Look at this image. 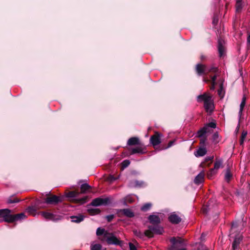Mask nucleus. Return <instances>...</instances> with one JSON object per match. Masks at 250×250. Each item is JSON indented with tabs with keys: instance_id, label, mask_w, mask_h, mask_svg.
Returning a JSON list of instances; mask_svg holds the SVG:
<instances>
[{
	"instance_id": "8fccbe9b",
	"label": "nucleus",
	"mask_w": 250,
	"mask_h": 250,
	"mask_svg": "<svg viewBox=\"0 0 250 250\" xmlns=\"http://www.w3.org/2000/svg\"><path fill=\"white\" fill-rule=\"evenodd\" d=\"M212 159H213L212 157H208L206 158V161H210V160L211 161V160H212Z\"/></svg>"
},
{
	"instance_id": "864d4df0",
	"label": "nucleus",
	"mask_w": 250,
	"mask_h": 250,
	"mask_svg": "<svg viewBox=\"0 0 250 250\" xmlns=\"http://www.w3.org/2000/svg\"><path fill=\"white\" fill-rule=\"evenodd\" d=\"M244 140H245V139H243L241 138L240 142V144L241 145H242L243 144Z\"/></svg>"
},
{
	"instance_id": "c03bdc74",
	"label": "nucleus",
	"mask_w": 250,
	"mask_h": 250,
	"mask_svg": "<svg viewBox=\"0 0 250 250\" xmlns=\"http://www.w3.org/2000/svg\"><path fill=\"white\" fill-rule=\"evenodd\" d=\"M218 94L219 96L222 98L224 96V93L223 92L222 88L221 87L218 90Z\"/></svg>"
},
{
	"instance_id": "20e7f679",
	"label": "nucleus",
	"mask_w": 250,
	"mask_h": 250,
	"mask_svg": "<svg viewBox=\"0 0 250 250\" xmlns=\"http://www.w3.org/2000/svg\"><path fill=\"white\" fill-rule=\"evenodd\" d=\"M164 232L163 228L157 225L149 227L148 230L145 231V235L148 237H152L154 234H161Z\"/></svg>"
},
{
	"instance_id": "4468645a",
	"label": "nucleus",
	"mask_w": 250,
	"mask_h": 250,
	"mask_svg": "<svg viewBox=\"0 0 250 250\" xmlns=\"http://www.w3.org/2000/svg\"><path fill=\"white\" fill-rule=\"evenodd\" d=\"M25 218L26 216L24 213H21L15 215L11 214V223L24 219Z\"/></svg>"
},
{
	"instance_id": "79ce46f5",
	"label": "nucleus",
	"mask_w": 250,
	"mask_h": 250,
	"mask_svg": "<svg viewBox=\"0 0 250 250\" xmlns=\"http://www.w3.org/2000/svg\"><path fill=\"white\" fill-rule=\"evenodd\" d=\"M19 201H20L17 199H9L7 201V203L8 204H11V203H18Z\"/></svg>"
},
{
	"instance_id": "f3484780",
	"label": "nucleus",
	"mask_w": 250,
	"mask_h": 250,
	"mask_svg": "<svg viewBox=\"0 0 250 250\" xmlns=\"http://www.w3.org/2000/svg\"><path fill=\"white\" fill-rule=\"evenodd\" d=\"M148 220L150 223L153 225H158L160 222V218L157 215H150L148 217Z\"/></svg>"
},
{
	"instance_id": "c85d7f7f",
	"label": "nucleus",
	"mask_w": 250,
	"mask_h": 250,
	"mask_svg": "<svg viewBox=\"0 0 250 250\" xmlns=\"http://www.w3.org/2000/svg\"><path fill=\"white\" fill-rule=\"evenodd\" d=\"M232 174L230 172L229 169L228 168L225 173V179L227 182H229V181L230 180Z\"/></svg>"
},
{
	"instance_id": "393cba45",
	"label": "nucleus",
	"mask_w": 250,
	"mask_h": 250,
	"mask_svg": "<svg viewBox=\"0 0 250 250\" xmlns=\"http://www.w3.org/2000/svg\"><path fill=\"white\" fill-rule=\"evenodd\" d=\"M109 232L106 231L104 229H101V228H98L96 230V234L97 236H100L103 235L104 238L103 240L104 239V235L106 233H108Z\"/></svg>"
},
{
	"instance_id": "e433bc0d",
	"label": "nucleus",
	"mask_w": 250,
	"mask_h": 250,
	"mask_svg": "<svg viewBox=\"0 0 250 250\" xmlns=\"http://www.w3.org/2000/svg\"><path fill=\"white\" fill-rule=\"evenodd\" d=\"M130 164V161L128 160H124L122 163V168L124 169L127 167Z\"/></svg>"
},
{
	"instance_id": "423d86ee",
	"label": "nucleus",
	"mask_w": 250,
	"mask_h": 250,
	"mask_svg": "<svg viewBox=\"0 0 250 250\" xmlns=\"http://www.w3.org/2000/svg\"><path fill=\"white\" fill-rule=\"evenodd\" d=\"M223 167V161L222 160H216L214 163V167L211 168L207 173L208 179H211L212 176L216 174L218 170Z\"/></svg>"
},
{
	"instance_id": "6e6552de",
	"label": "nucleus",
	"mask_w": 250,
	"mask_h": 250,
	"mask_svg": "<svg viewBox=\"0 0 250 250\" xmlns=\"http://www.w3.org/2000/svg\"><path fill=\"white\" fill-rule=\"evenodd\" d=\"M63 201V197L53 195L47 197L44 203L48 205H56Z\"/></svg>"
},
{
	"instance_id": "49530a36",
	"label": "nucleus",
	"mask_w": 250,
	"mask_h": 250,
	"mask_svg": "<svg viewBox=\"0 0 250 250\" xmlns=\"http://www.w3.org/2000/svg\"><path fill=\"white\" fill-rule=\"evenodd\" d=\"M211 79H212V85H213L212 89H214V85L215 83V81H216V76L214 75L213 77H212Z\"/></svg>"
},
{
	"instance_id": "2f4dec72",
	"label": "nucleus",
	"mask_w": 250,
	"mask_h": 250,
	"mask_svg": "<svg viewBox=\"0 0 250 250\" xmlns=\"http://www.w3.org/2000/svg\"><path fill=\"white\" fill-rule=\"evenodd\" d=\"M140 185V182L137 180H132L129 183V186L131 187H139Z\"/></svg>"
},
{
	"instance_id": "2eb2a0df",
	"label": "nucleus",
	"mask_w": 250,
	"mask_h": 250,
	"mask_svg": "<svg viewBox=\"0 0 250 250\" xmlns=\"http://www.w3.org/2000/svg\"><path fill=\"white\" fill-rule=\"evenodd\" d=\"M205 173L204 171L200 172L195 178L194 182L195 184L199 185L202 183L204 181Z\"/></svg>"
},
{
	"instance_id": "0eeeda50",
	"label": "nucleus",
	"mask_w": 250,
	"mask_h": 250,
	"mask_svg": "<svg viewBox=\"0 0 250 250\" xmlns=\"http://www.w3.org/2000/svg\"><path fill=\"white\" fill-rule=\"evenodd\" d=\"M0 218H2L0 220V222L4 221L11 223V210L7 208L0 209Z\"/></svg>"
},
{
	"instance_id": "aec40b11",
	"label": "nucleus",
	"mask_w": 250,
	"mask_h": 250,
	"mask_svg": "<svg viewBox=\"0 0 250 250\" xmlns=\"http://www.w3.org/2000/svg\"><path fill=\"white\" fill-rule=\"evenodd\" d=\"M223 42H224V41L223 40H218V51H219L220 57H222L224 54L225 48L223 45Z\"/></svg>"
},
{
	"instance_id": "58836bf2",
	"label": "nucleus",
	"mask_w": 250,
	"mask_h": 250,
	"mask_svg": "<svg viewBox=\"0 0 250 250\" xmlns=\"http://www.w3.org/2000/svg\"><path fill=\"white\" fill-rule=\"evenodd\" d=\"M119 178V177H114L113 175H110L108 177V178H107V180L112 182L116 180H117V179Z\"/></svg>"
},
{
	"instance_id": "ea45409f",
	"label": "nucleus",
	"mask_w": 250,
	"mask_h": 250,
	"mask_svg": "<svg viewBox=\"0 0 250 250\" xmlns=\"http://www.w3.org/2000/svg\"><path fill=\"white\" fill-rule=\"evenodd\" d=\"M211 201H210V202L209 203V205L208 206V207L206 208H204L203 209V211L204 213H207L208 211V210H210L211 209V208H210V204H211Z\"/></svg>"
},
{
	"instance_id": "412c9836",
	"label": "nucleus",
	"mask_w": 250,
	"mask_h": 250,
	"mask_svg": "<svg viewBox=\"0 0 250 250\" xmlns=\"http://www.w3.org/2000/svg\"><path fill=\"white\" fill-rule=\"evenodd\" d=\"M71 221L73 222L79 223L83 220L84 216L81 214L76 216H71Z\"/></svg>"
},
{
	"instance_id": "39448f33",
	"label": "nucleus",
	"mask_w": 250,
	"mask_h": 250,
	"mask_svg": "<svg viewBox=\"0 0 250 250\" xmlns=\"http://www.w3.org/2000/svg\"><path fill=\"white\" fill-rule=\"evenodd\" d=\"M217 68L216 67H208L202 64H197L196 66V70L199 75L207 74L210 72H215Z\"/></svg>"
},
{
	"instance_id": "a18cd8bd",
	"label": "nucleus",
	"mask_w": 250,
	"mask_h": 250,
	"mask_svg": "<svg viewBox=\"0 0 250 250\" xmlns=\"http://www.w3.org/2000/svg\"><path fill=\"white\" fill-rule=\"evenodd\" d=\"M129 250H137L136 246L133 245L132 243H129Z\"/></svg>"
},
{
	"instance_id": "72a5a7b5",
	"label": "nucleus",
	"mask_w": 250,
	"mask_h": 250,
	"mask_svg": "<svg viewBox=\"0 0 250 250\" xmlns=\"http://www.w3.org/2000/svg\"><path fill=\"white\" fill-rule=\"evenodd\" d=\"M152 207V204L150 203H147L145 204L142 206V210L147 211L149 210Z\"/></svg>"
},
{
	"instance_id": "6e6d98bb",
	"label": "nucleus",
	"mask_w": 250,
	"mask_h": 250,
	"mask_svg": "<svg viewBox=\"0 0 250 250\" xmlns=\"http://www.w3.org/2000/svg\"><path fill=\"white\" fill-rule=\"evenodd\" d=\"M247 48L248 50L250 51V43H247Z\"/></svg>"
},
{
	"instance_id": "a211bd4d",
	"label": "nucleus",
	"mask_w": 250,
	"mask_h": 250,
	"mask_svg": "<svg viewBox=\"0 0 250 250\" xmlns=\"http://www.w3.org/2000/svg\"><path fill=\"white\" fill-rule=\"evenodd\" d=\"M42 215L45 219L55 221V216L54 214L48 212L42 211L41 212Z\"/></svg>"
},
{
	"instance_id": "b1692460",
	"label": "nucleus",
	"mask_w": 250,
	"mask_h": 250,
	"mask_svg": "<svg viewBox=\"0 0 250 250\" xmlns=\"http://www.w3.org/2000/svg\"><path fill=\"white\" fill-rule=\"evenodd\" d=\"M124 204L127 205V203H132L134 201V197L131 195H127L123 199Z\"/></svg>"
},
{
	"instance_id": "052dcab7",
	"label": "nucleus",
	"mask_w": 250,
	"mask_h": 250,
	"mask_svg": "<svg viewBox=\"0 0 250 250\" xmlns=\"http://www.w3.org/2000/svg\"><path fill=\"white\" fill-rule=\"evenodd\" d=\"M49 194H50V192H48V193L46 194V195H48Z\"/></svg>"
},
{
	"instance_id": "bb28decb",
	"label": "nucleus",
	"mask_w": 250,
	"mask_h": 250,
	"mask_svg": "<svg viewBox=\"0 0 250 250\" xmlns=\"http://www.w3.org/2000/svg\"><path fill=\"white\" fill-rule=\"evenodd\" d=\"M243 7L242 0H236V10L239 12L241 10Z\"/></svg>"
},
{
	"instance_id": "a19ab883",
	"label": "nucleus",
	"mask_w": 250,
	"mask_h": 250,
	"mask_svg": "<svg viewBox=\"0 0 250 250\" xmlns=\"http://www.w3.org/2000/svg\"><path fill=\"white\" fill-rule=\"evenodd\" d=\"M198 250H208V249L207 247L203 245L202 244L199 243Z\"/></svg>"
},
{
	"instance_id": "5fc2aeb1",
	"label": "nucleus",
	"mask_w": 250,
	"mask_h": 250,
	"mask_svg": "<svg viewBox=\"0 0 250 250\" xmlns=\"http://www.w3.org/2000/svg\"><path fill=\"white\" fill-rule=\"evenodd\" d=\"M244 140H245V139H243L241 138L240 142V144L241 145H242L243 144Z\"/></svg>"
},
{
	"instance_id": "37998d69",
	"label": "nucleus",
	"mask_w": 250,
	"mask_h": 250,
	"mask_svg": "<svg viewBox=\"0 0 250 250\" xmlns=\"http://www.w3.org/2000/svg\"><path fill=\"white\" fill-rule=\"evenodd\" d=\"M114 215L113 214H110V215H107L106 216V218L107 219V221L109 222L110 221H111L114 218Z\"/></svg>"
},
{
	"instance_id": "5701e85b",
	"label": "nucleus",
	"mask_w": 250,
	"mask_h": 250,
	"mask_svg": "<svg viewBox=\"0 0 250 250\" xmlns=\"http://www.w3.org/2000/svg\"><path fill=\"white\" fill-rule=\"evenodd\" d=\"M207 153L206 149L204 147L199 148L194 152V154L196 157H200L205 155Z\"/></svg>"
},
{
	"instance_id": "4c0bfd02",
	"label": "nucleus",
	"mask_w": 250,
	"mask_h": 250,
	"mask_svg": "<svg viewBox=\"0 0 250 250\" xmlns=\"http://www.w3.org/2000/svg\"><path fill=\"white\" fill-rule=\"evenodd\" d=\"M213 140L215 143H218L219 141V135L217 133H215L213 135Z\"/></svg>"
},
{
	"instance_id": "09e8293b",
	"label": "nucleus",
	"mask_w": 250,
	"mask_h": 250,
	"mask_svg": "<svg viewBox=\"0 0 250 250\" xmlns=\"http://www.w3.org/2000/svg\"><path fill=\"white\" fill-rule=\"evenodd\" d=\"M205 235L204 234V233H202V235H201V236L200 237L201 240V241L204 240V238H205Z\"/></svg>"
},
{
	"instance_id": "dca6fc26",
	"label": "nucleus",
	"mask_w": 250,
	"mask_h": 250,
	"mask_svg": "<svg viewBox=\"0 0 250 250\" xmlns=\"http://www.w3.org/2000/svg\"><path fill=\"white\" fill-rule=\"evenodd\" d=\"M140 144V139L137 137H133L129 138L127 142V145L131 146Z\"/></svg>"
},
{
	"instance_id": "13d9d810",
	"label": "nucleus",
	"mask_w": 250,
	"mask_h": 250,
	"mask_svg": "<svg viewBox=\"0 0 250 250\" xmlns=\"http://www.w3.org/2000/svg\"><path fill=\"white\" fill-rule=\"evenodd\" d=\"M204 58V57L203 56H201V59H203Z\"/></svg>"
},
{
	"instance_id": "c756f323",
	"label": "nucleus",
	"mask_w": 250,
	"mask_h": 250,
	"mask_svg": "<svg viewBox=\"0 0 250 250\" xmlns=\"http://www.w3.org/2000/svg\"><path fill=\"white\" fill-rule=\"evenodd\" d=\"M102 247L100 244H92L90 246V250H101Z\"/></svg>"
},
{
	"instance_id": "9b49d317",
	"label": "nucleus",
	"mask_w": 250,
	"mask_h": 250,
	"mask_svg": "<svg viewBox=\"0 0 250 250\" xmlns=\"http://www.w3.org/2000/svg\"><path fill=\"white\" fill-rule=\"evenodd\" d=\"M117 213L119 216L124 215L128 217H132L134 216L133 212L130 209L128 208L119 209L118 210Z\"/></svg>"
},
{
	"instance_id": "9d476101",
	"label": "nucleus",
	"mask_w": 250,
	"mask_h": 250,
	"mask_svg": "<svg viewBox=\"0 0 250 250\" xmlns=\"http://www.w3.org/2000/svg\"><path fill=\"white\" fill-rule=\"evenodd\" d=\"M214 128L216 127V124L213 122L209 123L208 124L205 125L204 127H203L201 129H200L198 132V136L202 137L205 134L209 131V128Z\"/></svg>"
},
{
	"instance_id": "ddd939ff",
	"label": "nucleus",
	"mask_w": 250,
	"mask_h": 250,
	"mask_svg": "<svg viewBox=\"0 0 250 250\" xmlns=\"http://www.w3.org/2000/svg\"><path fill=\"white\" fill-rule=\"evenodd\" d=\"M169 221L173 224H178L181 221L180 217H179L175 212L171 214L168 217Z\"/></svg>"
},
{
	"instance_id": "bf43d9fd",
	"label": "nucleus",
	"mask_w": 250,
	"mask_h": 250,
	"mask_svg": "<svg viewBox=\"0 0 250 250\" xmlns=\"http://www.w3.org/2000/svg\"><path fill=\"white\" fill-rule=\"evenodd\" d=\"M84 200H85L84 199H82V200H83V201H84Z\"/></svg>"
},
{
	"instance_id": "f8f14e48",
	"label": "nucleus",
	"mask_w": 250,
	"mask_h": 250,
	"mask_svg": "<svg viewBox=\"0 0 250 250\" xmlns=\"http://www.w3.org/2000/svg\"><path fill=\"white\" fill-rule=\"evenodd\" d=\"M161 135L157 133L155 135L152 136L150 138V142L151 144L154 146H157L161 143Z\"/></svg>"
},
{
	"instance_id": "4be33fe9",
	"label": "nucleus",
	"mask_w": 250,
	"mask_h": 250,
	"mask_svg": "<svg viewBox=\"0 0 250 250\" xmlns=\"http://www.w3.org/2000/svg\"><path fill=\"white\" fill-rule=\"evenodd\" d=\"M246 98L245 96H244L242 99V101H241L240 105V109H239V118H241V117L242 115V112L243 110V108L246 104Z\"/></svg>"
},
{
	"instance_id": "f704fd0d",
	"label": "nucleus",
	"mask_w": 250,
	"mask_h": 250,
	"mask_svg": "<svg viewBox=\"0 0 250 250\" xmlns=\"http://www.w3.org/2000/svg\"><path fill=\"white\" fill-rule=\"evenodd\" d=\"M27 211L30 214H34L36 212V209L34 207H28L26 209Z\"/></svg>"
},
{
	"instance_id": "c9c22d12",
	"label": "nucleus",
	"mask_w": 250,
	"mask_h": 250,
	"mask_svg": "<svg viewBox=\"0 0 250 250\" xmlns=\"http://www.w3.org/2000/svg\"><path fill=\"white\" fill-rule=\"evenodd\" d=\"M90 188V186H89L87 184H83L81 186V188L83 192H85L86 190L89 189Z\"/></svg>"
},
{
	"instance_id": "a878e982",
	"label": "nucleus",
	"mask_w": 250,
	"mask_h": 250,
	"mask_svg": "<svg viewBox=\"0 0 250 250\" xmlns=\"http://www.w3.org/2000/svg\"><path fill=\"white\" fill-rule=\"evenodd\" d=\"M128 151H129L128 154L130 155H132V154H134L136 153H139L141 152V148L138 147H134V148L130 147L128 149Z\"/></svg>"
},
{
	"instance_id": "4d7b16f0",
	"label": "nucleus",
	"mask_w": 250,
	"mask_h": 250,
	"mask_svg": "<svg viewBox=\"0 0 250 250\" xmlns=\"http://www.w3.org/2000/svg\"><path fill=\"white\" fill-rule=\"evenodd\" d=\"M216 22H217V21H216L215 20V19H214V20H213V23L214 24H215Z\"/></svg>"
},
{
	"instance_id": "f257e3e1",
	"label": "nucleus",
	"mask_w": 250,
	"mask_h": 250,
	"mask_svg": "<svg viewBox=\"0 0 250 250\" xmlns=\"http://www.w3.org/2000/svg\"><path fill=\"white\" fill-rule=\"evenodd\" d=\"M197 101L198 102H204V107L207 112L210 113L213 110L214 107L213 101L209 94L205 93L202 95H199L197 97Z\"/></svg>"
},
{
	"instance_id": "de8ad7c7",
	"label": "nucleus",
	"mask_w": 250,
	"mask_h": 250,
	"mask_svg": "<svg viewBox=\"0 0 250 250\" xmlns=\"http://www.w3.org/2000/svg\"><path fill=\"white\" fill-rule=\"evenodd\" d=\"M247 135V131H243L242 133V135H241V138L243 139H245V138L246 137Z\"/></svg>"
},
{
	"instance_id": "603ef678",
	"label": "nucleus",
	"mask_w": 250,
	"mask_h": 250,
	"mask_svg": "<svg viewBox=\"0 0 250 250\" xmlns=\"http://www.w3.org/2000/svg\"><path fill=\"white\" fill-rule=\"evenodd\" d=\"M174 142L173 141H171L169 143L168 145V146L167 147H170L171 146H172V145H173Z\"/></svg>"
},
{
	"instance_id": "cd10ccee",
	"label": "nucleus",
	"mask_w": 250,
	"mask_h": 250,
	"mask_svg": "<svg viewBox=\"0 0 250 250\" xmlns=\"http://www.w3.org/2000/svg\"><path fill=\"white\" fill-rule=\"evenodd\" d=\"M88 212L91 215H95L100 213V210L98 208H88L87 209Z\"/></svg>"
},
{
	"instance_id": "1a4fd4ad",
	"label": "nucleus",
	"mask_w": 250,
	"mask_h": 250,
	"mask_svg": "<svg viewBox=\"0 0 250 250\" xmlns=\"http://www.w3.org/2000/svg\"><path fill=\"white\" fill-rule=\"evenodd\" d=\"M109 202V199L108 198H96L91 202L90 205L94 207H98L101 205H107Z\"/></svg>"
},
{
	"instance_id": "7c9ffc66",
	"label": "nucleus",
	"mask_w": 250,
	"mask_h": 250,
	"mask_svg": "<svg viewBox=\"0 0 250 250\" xmlns=\"http://www.w3.org/2000/svg\"><path fill=\"white\" fill-rule=\"evenodd\" d=\"M237 227V224L236 222L233 223L232 224V227L230 229V234L229 235L230 238H233L234 236L233 235V233L235 232V229Z\"/></svg>"
},
{
	"instance_id": "7ed1b4c3",
	"label": "nucleus",
	"mask_w": 250,
	"mask_h": 250,
	"mask_svg": "<svg viewBox=\"0 0 250 250\" xmlns=\"http://www.w3.org/2000/svg\"><path fill=\"white\" fill-rule=\"evenodd\" d=\"M104 240L108 245L121 246L122 244V241L117 238L112 232L106 233Z\"/></svg>"
},
{
	"instance_id": "3c124183",
	"label": "nucleus",
	"mask_w": 250,
	"mask_h": 250,
	"mask_svg": "<svg viewBox=\"0 0 250 250\" xmlns=\"http://www.w3.org/2000/svg\"><path fill=\"white\" fill-rule=\"evenodd\" d=\"M250 43V33L249 34L247 38V43Z\"/></svg>"
},
{
	"instance_id": "f03ea898",
	"label": "nucleus",
	"mask_w": 250,
	"mask_h": 250,
	"mask_svg": "<svg viewBox=\"0 0 250 250\" xmlns=\"http://www.w3.org/2000/svg\"><path fill=\"white\" fill-rule=\"evenodd\" d=\"M170 242L172 244L171 247L169 250H186V243L181 238L172 237L170 239Z\"/></svg>"
},
{
	"instance_id": "6ab92c4d",
	"label": "nucleus",
	"mask_w": 250,
	"mask_h": 250,
	"mask_svg": "<svg viewBox=\"0 0 250 250\" xmlns=\"http://www.w3.org/2000/svg\"><path fill=\"white\" fill-rule=\"evenodd\" d=\"M242 239V238L241 235H239L235 237L233 243L232 244V248L234 250H236L237 249Z\"/></svg>"
},
{
	"instance_id": "473e14b6",
	"label": "nucleus",
	"mask_w": 250,
	"mask_h": 250,
	"mask_svg": "<svg viewBox=\"0 0 250 250\" xmlns=\"http://www.w3.org/2000/svg\"><path fill=\"white\" fill-rule=\"evenodd\" d=\"M78 195V193L75 191H70L66 194V196L68 198H76Z\"/></svg>"
}]
</instances>
